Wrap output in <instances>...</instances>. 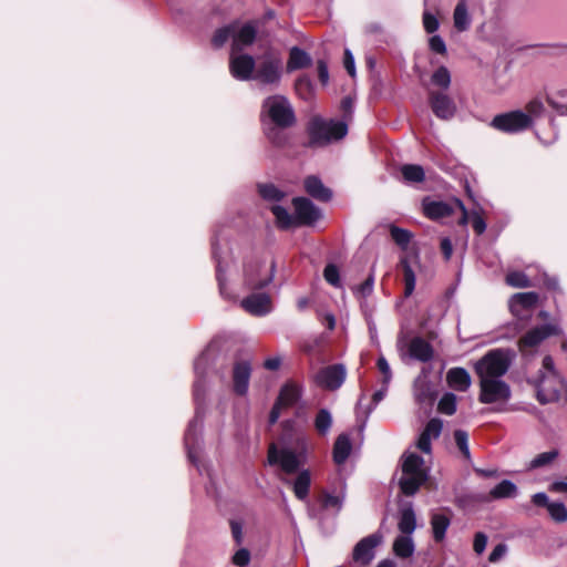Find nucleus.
<instances>
[{"label":"nucleus","mask_w":567,"mask_h":567,"mask_svg":"<svg viewBox=\"0 0 567 567\" xmlns=\"http://www.w3.org/2000/svg\"><path fill=\"white\" fill-rule=\"evenodd\" d=\"M401 476L399 487L402 494L413 496L425 484L430 476V467L424 458L412 447L408 449L400 458Z\"/></svg>","instance_id":"nucleus-1"},{"label":"nucleus","mask_w":567,"mask_h":567,"mask_svg":"<svg viewBox=\"0 0 567 567\" xmlns=\"http://www.w3.org/2000/svg\"><path fill=\"white\" fill-rule=\"evenodd\" d=\"M262 114L268 116L275 125L267 131L268 138L276 145H281L285 138L280 128H287L295 124L296 117L290 102L282 95H272L262 103Z\"/></svg>","instance_id":"nucleus-2"},{"label":"nucleus","mask_w":567,"mask_h":567,"mask_svg":"<svg viewBox=\"0 0 567 567\" xmlns=\"http://www.w3.org/2000/svg\"><path fill=\"white\" fill-rule=\"evenodd\" d=\"M292 204L295 207L293 215L289 214L282 206H271L278 227L288 229L298 226H310L321 218L320 209L308 198L296 197Z\"/></svg>","instance_id":"nucleus-3"},{"label":"nucleus","mask_w":567,"mask_h":567,"mask_svg":"<svg viewBox=\"0 0 567 567\" xmlns=\"http://www.w3.org/2000/svg\"><path fill=\"white\" fill-rule=\"evenodd\" d=\"M296 445L298 452L290 447L278 449L275 444H271L268 450V463L279 465L287 474L297 472L307 458L308 437L306 435L297 437Z\"/></svg>","instance_id":"nucleus-4"},{"label":"nucleus","mask_w":567,"mask_h":567,"mask_svg":"<svg viewBox=\"0 0 567 567\" xmlns=\"http://www.w3.org/2000/svg\"><path fill=\"white\" fill-rule=\"evenodd\" d=\"M347 133L348 127L343 122L313 117L309 123V134L312 144L324 145L344 137Z\"/></svg>","instance_id":"nucleus-5"},{"label":"nucleus","mask_w":567,"mask_h":567,"mask_svg":"<svg viewBox=\"0 0 567 567\" xmlns=\"http://www.w3.org/2000/svg\"><path fill=\"white\" fill-rule=\"evenodd\" d=\"M509 364L511 360L506 351L491 350L476 362L475 371L480 379H502Z\"/></svg>","instance_id":"nucleus-6"},{"label":"nucleus","mask_w":567,"mask_h":567,"mask_svg":"<svg viewBox=\"0 0 567 567\" xmlns=\"http://www.w3.org/2000/svg\"><path fill=\"white\" fill-rule=\"evenodd\" d=\"M282 59L275 52H266L255 69L254 79L264 84L278 83L281 78Z\"/></svg>","instance_id":"nucleus-7"},{"label":"nucleus","mask_w":567,"mask_h":567,"mask_svg":"<svg viewBox=\"0 0 567 567\" xmlns=\"http://www.w3.org/2000/svg\"><path fill=\"white\" fill-rule=\"evenodd\" d=\"M427 103L433 114L442 121L452 120L457 112V105L447 92L427 89Z\"/></svg>","instance_id":"nucleus-8"},{"label":"nucleus","mask_w":567,"mask_h":567,"mask_svg":"<svg viewBox=\"0 0 567 567\" xmlns=\"http://www.w3.org/2000/svg\"><path fill=\"white\" fill-rule=\"evenodd\" d=\"M561 329L556 323H547L543 326L535 327L528 330L518 341L519 351L523 354H527L532 352L535 348H537L544 340L549 338L550 336H559L561 334Z\"/></svg>","instance_id":"nucleus-9"},{"label":"nucleus","mask_w":567,"mask_h":567,"mask_svg":"<svg viewBox=\"0 0 567 567\" xmlns=\"http://www.w3.org/2000/svg\"><path fill=\"white\" fill-rule=\"evenodd\" d=\"M480 402L491 404L507 402L511 398V388L502 379H480Z\"/></svg>","instance_id":"nucleus-10"},{"label":"nucleus","mask_w":567,"mask_h":567,"mask_svg":"<svg viewBox=\"0 0 567 567\" xmlns=\"http://www.w3.org/2000/svg\"><path fill=\"white\" fill-rule=\"evenodd\" d=\"M532 125V118L523 111H512L496 115L492 121V126L506 133H517L528 128Z\"/></svg>","instance_id":"nucleus-11"},{"label":"nucleus","mask_w":567,"mask_h":567,"mask_svg":"<svg viewBox=\"0 0 567 567\" xmlns=\"http://www.w3.org/2000/svg\"><path fill=\"white\" fill-rule=\"evenodd\" d=\"M275 276V264H251L245 268V285L249 289H262L268 286Z\"/></svg>","instance_id":"nucleus-12"},{"label":"nucleus","mask_w":567,"mask_h":567,"mask_svg":"<svg viewBox=\"0 0 567 567\" xmlns=\"http://www.w3.org/2000/svg\"><path fill=\"white\" fill-rule=\"evenodd\" d=\"M538 302L534 291L515 293L509 300V310L518 320H528Z\"/></svg>","instance_id":"nucleus-13"},{"label":"nucleus","mask_w":567,"mask_h":567,"mask_svg":"<svg viewBox=\"0 0 567 567\" xmlns=\"http://www.w3.org/2000/svg\"><path fill=\"white\" fill-rule=\"evenodd\" d=\"M381 543L382 537L378 534L362 538L353 548L352 560L358 565L368 566L375 557V548Z\"/></svg>","instance_id":"nucleus-14"},{"label":"nucleus","mask_w":567,"mask_h":567,"mask_svg":"<svg viewBox=\"0 0 567 567\" xmlns=\"http://www.w3.org/2000/svg\"><path fill=\"white\" fill-rule=\"evenodd\" d=\"M346 375V368L342 364H332L319 370L315 381L319 386L333 391L343 384Z\"/></svg>","instance_id":"nucleus-15"},{"label":"nucleus","mask_w":567,"mask_h":567,"mask_svg":"<svg viewBox=\"0 0 567 567\" xmlns=\"http://www.w3.org/2000/svg\"><path fill=\"white\" fill-rule=\"evenodd\" d=\"M239 51H231L229 59V70L231 75L240 81L254 79L255 60L249 54H239Z\"/></svg>","instance_id":"nucleus-16"},{"label":"nucleus","mask_w":567,"mask_h":567,"mask_svg":"<svg viewBox=\"0 0 567 567\" xmlns=\"http://www.w3.org/2000/svg\"><path fill=\"white\" fill-rule=\"evenodd\" d=\"M241 307L250 315L261 317L272 310L271 298L268 293H251L241 300Z\"/></svg>","instance_id":"nucleus-17"},{"label":"nucleus","mask_w":567,"mask_h":567,"mask_svg":"<svg viewBox=\"0 0 567 567\" xmlns=\"http://www.w3.org/2000/svg\"><path fill=\"white\" fill-rule=\"evenodd\" d=\"M443 423L440 419H431L419 435L415 447L425 454L432 452V441L440 437Z\"/></svg>","instance_id":"nucleus-18"},{"label":"nucleus","mask_w":567,"mask_h":567,"mask_svg":"<svg viewBox=\"0 0 567 567\" xmlns=\"http://www.w3.org/2000/svg\"><path fill=\"white\" fill-rule=\"evenodd\" d=\"M422 210L427 218L432 220H439L441 218L451 216L455 210V206L453 202L446 203L443 200H433L430 197H425L422 200Z\"/></svg>","instance_id":"nucleus-19"},{"label":"nucleus","mask_w":567,"mask_h":567,"mask_svg":"<svg viewBox=\"0 0 567 567\" xmlns=\"http://www.w3.org/2000/svg\"><path fill=\"white\" fill-rule=\"evenodd\" d=\"M257 29L254 23L248 22L243 25L236 23L233 34L231 51H241L244 48L254 43Z\"/></svg>","instance_id":"nucleus-20"},{"label":"nucleus","mask_w":567,"mask_h":567,"mask_svg":"<svg viewBox=\"0 0 567 567\" xmlns=\"http://www.w3.org/2000/svg\"><path fill=\"white\" fill-rule=\"evenodd\" d=\"M419 269L417 260L413 258L404 257L401 259L398 270L402 276L404 282V296L409 297L412 295L415 288V271Z\"/></svg>","instance_id":"nucleus-21"},{"label":"nucleus","mask_w":567,"mask_h":567,"mask_svg":"<svg viewBox=\"0 0 567 567\" xmlns=\"http://www.w3.org/2000/svg\"><path fill=\"white\" fill-rule=\"evenodd\" d=\"M417 527L416 514L412 503L402 504L398 513V529L401 534L413 535Z\"/></svg>","instance_id":"nucleus-22"},{"label":"nucleus","mask_w":567,"mask_h":567,"mask_svg":"<svg viewBox=\"0 0 567 567\" xmlns=\"http://www.w3.org/2000/svg\"><path fill=\"white\" fill-rule=\"evenodd\" d=\"M414 395L419 403L432 405L435 400V392L427 380L425 369L422 370L414 382Z\"/></svg>","instance_id":"nucleus-23"},{"label":"nucleus","mask_w":567,"mask_h":567,"mask_svg":"<svg viewBox=\"0 0 567 567\" xmlns=\"http://www.w3.org/2000/svg\"><path fill=\"white\" fill-rule=\"evenodd\" d=\"M251 368L248 362H237L233 370L234 390L237 394L244 395L248 390Z\"/></svg>","instance_id":"nucleus-24"},{"label":"nucleus","mask_w":567,"mask_h":567,"mask_svg":"<svg viewBox=\"0 0 567 567\" xmlns=\"http://www.w3.org/2000/svg\"><path fill=\"white\" fill-rule=\"evenodd\" d=\"M302 388L298 383L293 381H288L285 383L279 392V395L276 400L278 404H280L284 409L295 405L298 400L301 398Z\"/></svg>","instance_id":"nucleus-25"},{"label":"nucleus","mask_w":567,"mask_h":567,"mask_svg":"<svg viewBox=\"0 0 567 567\" xmlns=\"http://www.w3.org/2000/svg\"><path fill=\"white\" fill-rule=\"evenodd\" d=\"M449 385L455 391H466L472 383L470 373L464 368H452L446 374Z\"/></svg>","instance_id":"nucleus-26"},{"label":"nucleus","mask_w":567,"mask_h":567,"mask_svg":"<svg viewBox=\"0 0 567 567\" xmlns=\"http://www.w3.org/2000/svg\"><path fill=\"white\" fill-rule=\"evenodd\" d=\"M430 524L434 540L440 543L445 538L446 530L451 525V518L445 512H433L431 513Z\"/></svg>","instance_id":"nucleus-27"},{"label":"nucleus","mask_w":567,"mask_h":567,"mask_svg":"<svg viewBox=\"0 0 567 567\" xmlns=\"http://www.w3.org/2000/svg\"><path fill=\"white\" fill-rule=\"evenodd\" d=\"M410 355L419 361L429 362L433 358L432 346L422 338H414L409 346Z\"/></svg>","instance_id":"nucleus-28"},{"label":"nucleus","mask_w":567,"mask_h":567,"mask_svg":"<svg viewBox=\"0 0 567 567\" xmlns=\"http://www.w3.org/2000/svg\"><path fill=\"white\" fill-rule=\"evenodd\" d=\"M415 544L413 535L401 534L392 543V551L399 558H409L414 554Z\"/></svg>","instance_id":"nucleus-29"},{"label":"nucleus","mask_w":567,"mask_h":567,"mask_svg":"<svg viewBox=\"0 0 567 567\" xmlns=\"http://www.w3.org/2000/svg\"><path fill=\"white\" fill-rule=\"evenodd\" d=\"M306 192L316 199L327 202L331 198V192L316 176H308L305 179Z\"/></svg>","instance_id":"nucleus-30"},{"label":"nucleus","mask_w":567,"mask_h":567,"mask_svg":"<svg viewBox=\"0 0 567 567\" xmlns=\"http://www.w3.org/2000/svg\"><path fill=\"white\" fill-rule=\"evenodd\" d=\"M454 27L458 32H464L470 29L472 19L468 13L467 3L465 0H461L453 12Z\"/></svg>","instance_id":"nucleus-31"},{"label":"nucleus","mask_w":567,"mask_h":567,"mask_svg":"<svg viewBox=\"0 0 567 567\" xmlns=\"http://www.w3.org/2000/svg\"><path fill=\"white\" fill-rule=\"evenodd\" d=\"M352 450L350 437L347 434H340L333 445V461L336 464H343Z\"/></svg>","instance_id":"nucleus-32"},{"label":"nucleus","mask_w":567,"mask_h":567,"mask_svg":"<svg viewBox=\"0 0 567 567\" xmlns=\"http://www.w3.org/2000/svg\"><path fill=\"white\" fill-rule=\"evenodd\" d=\"M311 484V474L309 470H302L298 473L296 480L293 481L292 489L296 497L300 501H303L309 495Z\"/></svg>","instance_id":"nucleus-33"},{"label":"nucleus","mask_w":567,"mask_h":567,"mask_svg":"<svg viewBox=\"0 0 567 567\" xmlns=\"http://www.w3.org/2000/svg\"><path fill=\"white\" fill-rule=\"evenodd\" d=\"M517 486L512 481L504 480L489 491L486 499L512 498L517 495Z\"/></svg>","instance_id":"nucleus-34"},{"label":"nucleus","mask_w":567,"mask_h":567,"mask_svg":"<svg viewBox=\"0 0 567 567\" xmlns=\"http://www.w3.org/2000/svg\"><path fill=\"white\" fill-rule=\"evenodd\" d=\"M202 427V421L196 416L194 420H192L188 424V427L185 433V445L188 451V457L189 460L195 464L196 463V456L193 451V445L196 442V435L200 431Z\"/></svg>","instance_id":"nucleus-35"},{"label":"nucleus","mask_w":567,"mask_h":567,"mask_svg":"<svg viewBox=\"0 0 567 567\" xmlns=\"http://www.w3.org/2000/svg\"><path fill=\"white\" fill-rule=\"evenodd\" d=\"M451 73L445 66L436 69L431 76V87L434 90L446 92L451 86Z\"/></svg>","instance_id":"nucleus-36"},{"label":"nucleus","mask_w":567,"mask_h":567,"mask_svg":"<svg viewBox=\"0 0 567 567\" xmlns=\"http://www.w3.org/2000/svg\"><path fill=\"white\" fill-rule=\"evenodd\" d=\"M310 56L301 49L293 47L290 50L289 60L287 63L288 71H295L310 65Z\"/></svg>","instance_id":"nucleus-37"},{"label":"nucleus","mask_w":567,"mask_h":567,"mask_svg":"<svg viewBox=\"0 0 567 567\" xmlns=\"http://www.w3.org/2000/svg\"><path fill=\"white\" fill-rule=\"evenodd\" d=\"M401 175L405 183H421L424 181V169L420 165L406 164L401 167Z\"/></svg>","instance_id":"nucleus-38"},{"label":"nucleus","mask_w":567,"mask_h":567,"mask_svg":"<svg viewBox=\"0 0 567 567\" xmlns=\"http://www.w3.org/2000/svg\"><path fill=\"white\" fill-rule=\"evenodd\" d=\"M344 492L341 491L339 494H331L327 491L321 493L320 502L324 509H332L334 513L339 512L344 499Z\"/></svg>","instance_id":"nucleus-39"},{"label":"nucleus","mask_w":567,"mask_h":567,"mask_svg":"<svg viewBox=\"0 0 567 567\" xmlns=\"http://www.w3.org/2000/svg\"><path fill=\"white\" fill-rule=\"evenodd\" d=\"M315 429L319 435H327L332 426V415L327 409H320L315 417Z\"/></svg>","instance_id":"nucleus-40"},{"label":"nucleus","mask_w":567,"mask_h":567,"mask_svg":"<svg viewBox=\"0 0 567 567\" xmlns=\"http://www.w3.org/2000/svg\"><path fill=\"white\" fill-rule=\"evenodd\" d=\"M559 456V451L554 449L547 452L537 454L528 465L529 470H536L550 465Z\"/></svg>","instance_id":"nucleus-41"},{"label":"nucleus","mask_w":567,"mask_h":567,"mask_svg":"<svg viewBox=\"0 0 567 567\" xmlns=\"http://www.w3.org/2000/svg\"><path fill=\"white\" fill-rule=\"evenodd\" d=\"M412 238L413 234L411 231L392 225V241L402 249H408Z\"/></svg>","instance_id":"nucleus-42"},{"label":"nucleus","mask_w":567,"mask_h":567,"mask_svg":"<svg viewBox=\"0 0 567 567\" xmlns=\"http://www.w3.org/2000/svg\"><path fill=\"white\" fill-rule=\"evenodd\" d=\"M235 27L236 22L218 29L212 39L213 45L220 48L228 41L229 38L233 39Z\"/></svg>","instance_id":"nucleus-43"},{"label":"nucleus","mask_w":567,"mask_h":567,"mask_svg":"<svg viewBox=\"0 0 567 567\" xmlns=\"http://www.w3.org/2000/svg\"><path fill=\"white\" fill-rule=\"evenodd\" d=\"M506 284L514 288H527L530 287V280L522 271H511L506 275Z\"/></svg>","instance_id":"nucleus-44"},{"label":"nucleus","mask_w":567,"mask_h":567,"mask_svg":"<svg viewBox=\"0 0 567 567\" xmlns=\"http://www.w3.org/2000/svg\"><path fill=\"white\" fill-rule=\"evenodd\" d=\"M258 188L260 196L266 200L279 202L285 197V193H282L272 184L259 185Z\"/></svg>","instance_id":"nucleus-45"},{"label":"nucleus","mask_w":567,"mask_h":567,"mask_svg":"<svg viewBox=\"0 0 567 567\" xmlns=\"http://www.w3.org/2000/svg\"><path fill=\"white\" fill-rule=\"evenodd\" d=\"M454 441L462 455L466 460H471L467 432H465L464 430H456L454 432Z\"/></svg>","instance_id":"nucleus-46"},{"label":"nucleus","mask_w":567,"mask_h":567,"mask_svg":"<svg viewBox=\"0 0 567 567\" xmlns=\"http://www.w3.org/2000/svg\"><path fill=\"white\" fill-rule=\"evenodd\" d=\"M550 517L557 523L567 520V507L561 502H551L547 508Z\"/></svg>","instance_id":"nucleus-47"},{"label":"nucleus","mask_w":567,"mask_h":567,"mask_svg":"<svg viewBox=\"0 0 567 567\" xmlns=\"http://www.w3.org/2000/svg\"><path fill=\"white\" fill-rule=\"evenodd\" d=\"M439 411L452 415L456 411V396L453 393H445L439 401Z\"/></svg>","instance_id":"nucleus-48"},{"label":"nucleus","mask_w":567,"mask_h":567,"mask_svg":"<svg viewBox=\"0 0 567 567\" xmlns=\"http://www.w3.org/2000/svg\"><path fill=\"white\" fill-rule=\"evenodd\" d=\"M323 277L333 287H340V274L336 265L329 264L323 270Z\"/></svg>","instance_id":"nucleus-49"},{"label":"nucleus","mask_w":567,"mask_h":567,"mask_svg":"<svg viewBox=\"0 0 567 567\" xmlns=\"http://www.w3.org/2000/svg\"><path fill=\"white\" fill-rule=\"evenodd\" d=\"M544 103L539 99H533L526 104L527 115L533 117H539L544 112Z\"/></svg>","instance_id":"nucleus-50"},{"label":"nucleus","mask_w":567,"mask_h":567,"mask_svg":"<svg viewBox=\"0 0 567 567\" xmlns=\"http://www.w3.org/2000/svg\"><path fill=\"white\" fill-rule=\"evenodd\" d=\"M423 27L427 33H434L439 29L440 22L433 13L425 10L423 12Z\"/></svg>","instance_id":"nucleus-51"},{"label":"nucleus","mask_w":567,"mask_h":567,"mask_svg":"<svg viewBox=\"0 0 567 567\" xmlns=\"http://www.w3.org/2000/svg\"><path fill=\"white\" fill-rule=\"evenodd\" d=\"M250 561V553L246 548L238 549L233 556V564L238 567H246Z\"/></svg>","instance_id":"nucleus-52"},{"label":"nucleus","mask_w":567,"mask_h":567,"mask_svg":"<svg viewBox=\"0 0 567 567\" xmlns=\"http://www.w3.org/2000/svg\"><path fill=\"white\" fill-rule=\"evenodd\" d=\"M429 47L431 51L437 53V54H445L446 53V45L442 37L435 34L432 35L429 39Z\"/></svg>","instance_id":"nucleus-53"},{"label":"nucleus","mask_w":567,"mask_h":567,"mask_svg":"<svg viewBox=\"0 0 567 567\" xmlns=\"http://www.w3.org/2000/svg\"><path fill=\"white\" fill-rule=\"evenodd\" d=\"M471 223L477 235H482L485 231L486 223L477 213L471 215Z\"/></svg>","instance_id":"nucleus-54"},{"label":"nucleus","mask_w":567,"mask_h":567,"mask_svg":"<svg viewBox=\"0 0 567 567\" xmlns=\"http://www.w3.org/2000/svg\"><path fill=\"white\" fill-rule=\"evenodd\" d=\"M486 544L487 536L484 533H476L474 537L473 548L478 555H481L485 550Z\"/></svg>","instance_id":"nucleus-55"},{"label":"nucleus","mask_w":567,"mask_h":567,"mask_svg":"<svg viewBox=\"0 0 567 567\" xmlns=\"http://www.w3.org/2000/svg\"><path fill=\"white\" fill-rule=\"evenodd\" d=\"M343 64L349 75L353 78L355 75L354 58L349 49L344 50Z\"/></svg>","instance_id":"nucleus-56"},{"label":"nucleus","mask_w":567,"mask_h":567,"mask_svg":"<svg viewBox=\"0 0 567 567\" xmlns=\"http://www.w3.org/2000/svg\"><path fill=\"white\" fill-rule=\"evenodd\" d=\"M507 547L505 544H498L494 547V549L491 551L488 560L491 563L498 561L505 554H506Z\"/></svg>","instance_id":"nucleus-57"},{"label":"nucleus","mask_w":567,"mask_h":567,"mask_svg":"<svg viewBox=\"0 0 567 567\" xmlns=\"http://www.w3.org/2000/svg\"><path fill=\"white\" fill-rule=\"evenodd\" d=\"M532 502L536 506L546 507L548 508L549 502L548 496L544 492L536 493L532 496Z\"/></svg>","instance_id":"nucleus-58"},{"label":"nucleus","mask_w":567,"mask_h":567,"mask_svg":"<svg viewBox=\"0 0 567 567\" xmlns=\"http://www.w3.org/2000/svg\"><path fill=\"white\" fill-rule=\"evenodd\" d=\"M386 394H388L386 379H383L381 389L375 391L372 394V404L377 405L379 402H381L386 396Z\"/></svg>","instance_id":"nucleus-59"},{"label":"nucleus","mask_w":567,"mask_h":567,"mask_svg":"<svg viewBox=\"0 0 567 567\" xmlns=\"http://www.w3.org/2000/svg\"><path fill=\"white\" fill-rule=\"evenodd\" d=\"M453 204H454L455 208H458L462 212V216L458 221L460 225L465 226L468 223V219L471 218V216L468 215L465 206L463 205V203L460 199H453Z\"/></svg>","instance_id":"nucleus-60"},{"label":"nucleus","mask_w":567,"mask_h":567,"mask_svg":"<svg viewBox=\"0 0 567 567\" xmlns=\"http://www.w3.org/2000/svg\"><path fill=\"white\" fill-rule=\"evenodd\" d=\"M318 75L322 84H327L329 80L328 66L324 61L318 62Z\"/></svg>","instance_id":"nucleus-61"},{"label":"nucleus","mask_w":567,"mask_h":567,"mask_svg":"<svg viewBox=\"0 0 567 567\" xmlns=\"http://www.w3.org/2000/svg\"><path fill=\"white\" fill-rule=\"evenodd\" d=\"M441 250L444 255V258L449 260L453 252L452 241L449 238H443L441 240Z\"/></svg>","instance_id":"nucleus-62"},{"label":"nucleus","mask_w":567,"mask_h":567,"mask_svg":"<svg viewBox=\"0 0 567 567\" xmlns=\"http://www.w3.org/2000/svg\"><path fill=\"white\" fill-rule=\"evenodd\" d=\"M548 489L551 493H567V482L555 481L548 486Z\"/></svg>","instance_id":"nucleus-63"},{"label":"nucleus","mask_w":567,"mask_h":567,"mask_svg":"<svg viewBox=\"0 0 567 567\" xmlns=\"http://www.w3.org/2000/svg\"><path fill=\"white\" fill-rule=\"evenodd\" d=\"M320 321L327 326L329 330H333L336 327V318L332 313L327 312L320 316Z\"/></svg>","instance_id":"nucleus-64"}]
</instances>
